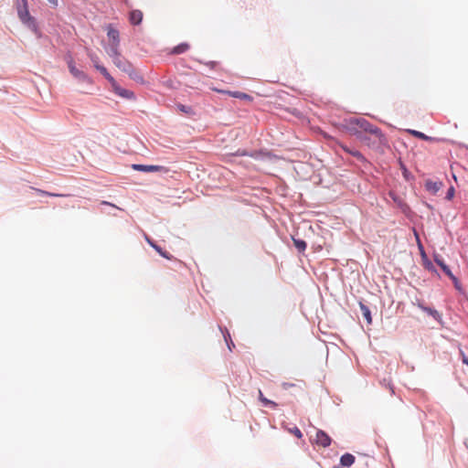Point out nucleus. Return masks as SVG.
Returning <instances> with one entry per match:
<instances>
[{
	"instance_id": "f257e3e1",
	"label": "nucleus",
	"mask_w": 468,
	"mask_h": 468,
	"mask_svg": "<svg viewBox=\"0 0 468 468\" xmlns=\"http://www.w3.org/2000/svg\"><path fill=\"white\" fill-rule=\"evenodd\" d=\"M348 131L360 142L371 148L378 147L385 142L381 130L363 118L350 119Z\"/></svg>"
},
{
	"instance_id": "f03ea898",
	"label": "nucleus",
	"mask_w": 468,
	"mask_h": 468,
	"mask_svg": "<svg viewBox=\"0 0 468 468\" xmlns=\"http://www.w3.org/2000/svg\"><path fill=\"white\" fill-rule=\"evenodd\" d=\"M114 65L122 71L127 73L132 79L136 80L138 73L133 64L122 56L113 58Z\"/></svg>"
},
{
	"instance_id": "7ed1b4c3",
	"label": "nucleus",
	"mask_w": 468,
	"mask_h": 468,
	"mask_svg": "<svg viewBox=\"0 0 468 468\" xmlns=\"http://www.w3.org/2000/svg\"><path fill=\"white\" fill-rule=\"evenodd\" d=\"M112 89L113 92L126 100H134L135 95L132 90H126L124 88H122L114 80L113 82H111Z\"/></svg>"
},
{
	"instance_id": "20e7f679",
	"label": "nucleus",
	"mask_w": 468,
	"mask_h": 468,
	"mask_svg": "<svg viewBox=\"0 0 468 468\" xmlns=\"http://www.w3.org/2000/svg\"><path fill=\"white\" fill-rule=\"evenodd\" d=\"M331 438L322 430H318L315 434L314 442L320 447L326 448L331 444Z\"/></svg>"
},
{
	"instance_id": "39448f33",
	"label": "nucleus",
	"mask_w": 468,
	"mask_h": 468,
	"mask_svg": "<svg viewBox=\"0 0 468 468\" xmlns=\"http://www.w3.org/2000/svg\"><path fill=\"white\" fill-rule=\"evenodd\" d=\"M68 67H69V72L77 79L80 80H83V81H88V82H90V78L82 71V70H80L76 68L75 66V63L73 61L72 58H70L69 61H68Z\"/></svg>"
},
{
	"instance_id": "423d86ee",
	"label": "nucleus",
	"mask_w": 468,
	"mask_h": 468,
	"mask_svg": "<svg viewBox=\"0 0 468 468\" xmlns=\"http://www.w3.org/2000/svg\"><path fill=\"white\" fill-rule=\"evenodd\" d=\"M18 16L24 24L27 25L28 27H35V20L30 16L27 5H24L18 9Z\"/></svg>"
},
{
	"instance_id": "0eeeda50",
	"label": "nucleus",
	"mask_w": 468,
	"mask_h": 468,
	"mask_svg": "<svg viewBox=\"0 0 468 468\" xmlns=\"http://www.w3.org/2000/svg\"><path fill=\"white\" fill-rule=\"evenodd\" d=\"M132 168L136 171L142 172H167V169L162 165H133Z\"/></svg>"
},
{
	"instance_id": "6e6552de",
	"label": "nucleus",
	"mask_w": 468,
	"mask_h": 468,
	"mask_svg": "<svg viewBox=\"0 0 468 468\" xmlns=\"http://www.w3.org/2000/svg\"><path fill=\"white\" fill-rule=\"evenodd\" d=\"M214 91H217L218 93H224V94H228L233 98H238V99H240V100H244V101H252V97L245 92H241V91H230V90H219V89H217V88H213L212 89Z\"/></svg>"
},
{
	"instance_id": "1a4fd4ad",
	"label": "nucleus",
	"mask_w": 468,
	"mask_h": 468,
	"mask_svg": "<svg viewBox=\"0 0 468 468\" xmlns=\"http://www.w3.org/2000/svg\"><path fill=\"white\" fill-rule=\"evenodd\" d=\"M442 182L427 180L425 182V188L431 194H436L442 186Z\"/></svg>"
},
{
	"instance_id": "9d476101",
	"label": "nucleus",
	"mask_w": 468,
	"mask_h": 468,
	"mask_svg": "<svg viewBox=\"0 0 468 468\" xmlns=\"http://www.w3.org/2000/svg\"><path fill=\"white\" fill-rule=\"evenodd\" d=\"M435 262L441 268V270L445 272V274L450 277L456 283L458 282V279L452 274L450 268L444 263V261L439 257H435Z\"/></svg>"
},
{
	"instance_id": "9b49d317",
	"label": "nucleus",
	"mask_w": 468,
	"mask_h": 468,
	"mask_svg": "<svg viewBox=\"0 0 468 468\" xmlns=\"http://www.w3.org/2000/svg\"><path fill=\"white\" fill-rule=\"evenodd\" d=\"M129 20L133 25H139L143 20V12L137 9L131 11Z\"/></svg>"
},
{
	"instance_id": "f8f14e48",
	"label": "nucleus",
	"mask_w": 468,
	"mask_h": 468,
	"mask_svg": "<svg viewBox=\"0 0 468 468\" xmlns=\"http://www.w3.org/2000/svg\"><path fill=\"white\" fill-rule=\"evenodd\" d=\"M340 147L347 154H351L352 156L356 157L358 161L360 162H366V158L364 157V155L357 150L356 149H351L349 147H347L346 145H344V144H339Z\"/></svg>"
},
{
	"instance_id": "ddd939ff",
	"label": "nucleus",
	"mask_w": 468,
	"mask_h": 468,
	"mask_svg": "<svg viewBox=\"0 0 468 468\" xmlns=\"http://www.w3.org/2000/svg\"><path fill=\"white\" fill-rule=\"evenodd\" d=\"M108 37L112 40V44H119V31L113 28L111 25L107 27Z\"/></svg>"
},
{
	"instance_id": "4468645a",
	"label": "nucleus",
	"mask_w": 468,
	"mask_h": 468,
	"mask_svg": "<svg viewBox=\"0 0 468 468\" xmlns=\"http://www.w3.org/2000/svg\"><path fill=\"white\" fill-rule=\"evenodd\" d=\"M355 463V456L351 453H345L340 458V463L343 466L349 467Z\"/></svg>"
},
{
	"instance_id": "2eb2a0df",
	"label": "nucleus",
	"mask_w": 468,
	"mask_h": 468,
	"mask_svg": "<svg viewBox=\"0 0 468 468\" xmlns=\"http://www.w3.org/2000/svg\"><path fill=\"white\" fill-rule=\"evenodd\" d=\"M259 399L264 406L271 407L272 409H276L278 406L276 402L265 398L261 389L259 390Z\"/></svg>"
},
{
	"instance_id": "dca6fc26",
	"label": "nucleus",
	"mask_w": 468,
	"mask_h": 468,
	"mask_svg": "<svg viewBox=\"0 0 468 468\" xmlns=\"http://www.w3.org/2000/svg\"><path fill=\"white\" fill-rule=\"evenodd\" d=\"M96 69H98L110 83L113 82L114 78L108 72L105 67L96 64Z\"/></svg>"
},
{
	"instance_id": "f3484780",
	"label": "nucleus",
	"mask_w": 468,
	"mask_h": 468,
	"mask_svg": "<svg viewBox=\"0 0 468 468\" xmlns=\"http://www.w3.org/2000/svg\"><path fill=\"white\" fill-rule=\"evenodd\" d=\"M360 309L362 311V314H363L364 318L367 320V322L368 324H371L372 317H371V313H370L369 308L367 305L360 303Z\"/></svg>"
},
{
	"instance_id": "a211bd4d",
	"label": "nucleus",
	"mask_w": 468,
	"mask_h": 468,
	"mask_svg": "<svg viewBox=\"0 0 468 468\" xmlns=\"http://www.w3.org/2000/svg\"><path fill=\"white\" fill-rule=\"evenodd\" d=\"M189 49V45L187 43H181L175 47L172 50V54H182Z\"/></svg>"
},
{
	"instance_id": "6ab92c4d",
	"label": "nucleus",
	"mask_w": 468,
	"mask_h": 468,
	"mask_svg": "<svg viewBox=\"0 0 468 468\" xmlns=\"http://www.w3.org/2000/svg\"><path fill=\"white\" fill-rule=\"evenodd\" d=\"M152 248H154L162 257H164L167 260H172L173 256L171 254H169L168 252L163 250L162 248L159 247L158 245L152 244Z\"/></svg>"
},
{
	"instance_id": "aec40b11",
	"label": "nucleus",
	"mask_w": 468,
	"mask_h": 468,
	"mask_svg": "<svg viewBox=\"0 0 468 468\" xmlns=\"http://www.w3.org/2000/svg\"><path fill=\"white\" fill-rule=\"evenodd\" d=\"M410 133L413 134L415 137L425 140V141H431V142L435 141L434 138L427 136L426 134H424L423 133L419 132V131H410Z\"/></svg>"
},
{
	"instance_id": "412c9836",
	"label": "nucleus",
	"mask_w": 468,
	"mask_h": 468,
	"mask_svg": "<svg viewBox=\"0 0 468 468\" xmlns=\"http://www.w3.org/2000/svg\"><path fill=\"white\" fill-rule=\"evenodd\" d=\"M293 244L299 251H303L306 249V242L301 239H293Z\"/></svg>"
},
{
	"instance_id": "4be33fe9",
	"label": "nucleus",
	"mask_w": 468,
	"mask_h": 468,
	"mask_svg": "<svg viewBox=\"0 0 468 468\" xmlns=\"http://www.w3.org/2000/svg\"><path fill=\"white\" fill-rule=\"evenodd\" d=\"M110 55L113 58L121 56L119 51V44H111V53Z\"/></svg>"
},
{
	"instance_id": "5701e85b",
	"label": "nucleus",
	"mask_w": 468,
	"mask_h": 468,
	"mask_svg": "<svg viewBox=\"0 0 468 468\" xmlns=\"http://www.w3.org/2000/svg\"><path fill=\"white\" fill-rule=\"evenodd\" d=\"M37 193L40 194V195H43V196H48V197H63L64 195H61V194H54V193H50V192H48V191H44V190H41V189H37V188H33Z\"/></svg>"
},
{
	"instance_id": "b1692460",
	"label": "nucleus",
	"mask_w": 468,
	"mask_h": 468,
	"mask_svg": "<svg viewBox=\"0 0 468 468\" xmlns=\"http://www.w3.org/2000/svg\"><path fill=\"white\" fill-rule=\"evenodd\" d=\"M88 55H89V57L90 58V60L92 61L93 66L96 68V64H99V58H98V56H96V55H94L93 53H90V52Z\"/></svg>"
},
{
	"instance_id": "393cba45",
	"label": "nucleus",
	"mask_w": 468,
	"mask_h": 468,
	"mask_svg": "<svg viewBox=\"0 0 468 468\" xmlns=\"http://www.w3.org/2000/svg\"><path fill=\"white\" fill-rule=\"evenodd\" d=\"M291 432L299 439H301L303 437L302 431L297 427H294L293 429H292Z\"/></svg>"
},
{
	"instance_id": "a878e982",
	"label": "nucleus",
	"mask_w": 468,
	"mask_h": 468,
	"mask_svg": "<svg viewBox=\"0 0 468 468\" xmlns=\"http://www.w3.org/2000/svg\"><path fill=\"white\" fill-rule=\"evenodd\" d=\"M178 109L181 111V112H184L186 113H188L191 112V108L190 107H187L186 105H183V104H179L178 106Z\"/></svg>"
},
{
	"instance_id": "bb28decb",
	"label": "nucleus",
	"mask_w": 468,
	"mask_h": 468,
	"mask_svg": "<svg viewBox=\"0 0 468 468\" xmlns=\"http://www.w3.org/2000/svg\"><path fill=\"white\" fill-rule=\"evenodd\" d=\"M460 355L462 356L463 363L468 366V356L463 353V350H460Z\"/></svg>"
},
{
	"instance_id": "cd10ccee",
	"label": "nucleus",
	"mask_w": 468,
	"mask_h": 468,
	"mask_svg": "<svg viewBox=\"0 0 468 468\" xmlns=\"http://www.w3.org/2000/svg\"><path fill=\"white\" fill-rule=\"evenodd\" d=\"M454 195V189L453 187H451L449 190H448V193H447V198L448 199H451Z\"/></svg>"
},
{
	"instance_id": "c85d7f7f",
	"label": "nucleus",
	"mask_w": 468,
	"mask_h": 468,
	"mask_svg": "<svg viewBox=\"0 0 468 468\" xmlns=\"http://www.w3.org/2000/svg\"><path fill=\"white\" fill-rule=\"evenodd\" d=\"M101 205L111 206V207H115V208L120 209L117 206H115L114 204H112V203H110V202H108V201H101Z\"/></svg>"
},
{
	"instance_id": "c756f323",
	"label": "nucleus",
	"mask_w": 468,
	"mask_h": 468,
	"mask_svg": "<svg viewBox=\"0 0 468 468\" xmlns=\"http://www.w3.org/2000/svg\"><path fill=\"white\" fill-rule=\"evenodd\" d=\"M145 240L152 247V244H155L147 235H144Z\"/></svg>"
},
{
	"instance_id": "7c9ffc66",
	"label": "nucleus",
	"mask_w": 468,
	"mask_h": 468,
	"mask_svg": "<svg viewBox=\"0 0 468 468\" xmlns=\"http://www.w3.org/2000/svg\"><path fill=\"white\" fill-rule=\"evenodd\" d=\"M420 307L421 309H423L424 311L428 312L429 314L436 313V311H432L431 308L423 307V306H421V305H420Z\"/></svg>"
},
{
	"instance_id": "2f4dec72",
	"label": "nucleus",
	"mask_w": 468,
	"mask_h": 468,
	"mask_svg": "<svg viewBox=\"0 0 468 468\" xmlns=\"http://www.w3.org/2000/svg\"><path fill=\"white\" fill-rule=\"evenodd\" d=\"M51 5L57 6L58 5V0H48Z\"/></svg>"
},
{
	"instance_id": "473e14b6",
	"label": "nucleus",
	"mask_w": 468,
	"mask_h": 468,
	"mask_svg": "<svg viewBox=\"0 0 468 468\" xmlns=\"http://www.w3.org/2000/svg\"><path fill=\"white\" fill-rule=\"evenodd\" d=\"M282 386H283L284 388H288L290 387H292L293 385L292 384H289V383H283Z\"/></svg>"
},
{
	"instance_id": "72a5a7b5",
	"label": "nucleus",
	"mask_w": 468,
	"mask_h": 468,
	"mask_svg": "<svg viewBox=\"0 0 468 468\" xmlns=\"http://www.w3.org/2000/svg\"><path fill=\"white\" fill-rule=\"evenodd\" d=\"M454 282V284H455V287H456L457 289H459V282H458L457 283H456L455 282Z\"/></svg>"
}]
</instances>
